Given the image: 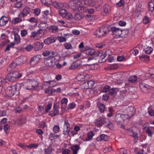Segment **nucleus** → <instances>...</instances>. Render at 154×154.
I'll use <instances>...</instances> for the list:
<instances>
[{
    "label": "nucleus",
    "instance_id": "nucleus-1",
    "mask_svg": "<svg viewBox=\"0 0 154 154\" xmlns=\"http://www.w3.org/2000/svg\"><path fill=\"white\" fill-rule=\"evenodd\" d=\"M107 51H106L104 54H103V52L101 51H95L94 56L89 57L88 60H89L93 59H98L99 62H103L106 60L104 58L107 54Z\"/></svg>",
    "mask_w": 154,
    "mask_h": 154
},
{
    "label": "nucleus",
    "instance_id": "nucleus-2",
    "mask_svg": "<svg viewBox=\"0 0 154 154\" xmlns=\"http://www.w3.org/2000/svg\"><path fill=\"white\" fill-rule=\"evenodd\" d=\"M22 73L20 72L15 71L8 74L6 76V79L11 82H15L21 77Z\"/></svg>",
    "mask_w": 154,
    "mask_h": 154
},
{
    "label": "nucleus",
    "instance_id": "nucleus-3",
    "mask_svg": "<svg viewBox=\"0 0 154 154\" xmlns=\"http://www.w3.org/2000/svg\"><path fill=\"white\" fill-rule=\"evenodd\" d=\"M20 89V85L19 84L8 87L5 91L6 95L8 97L13 96L16 91Z\"/></svg>",
    "mask_w": 154,
    "mask_h": 154
},
{
    "label": "nucleus",
    "instance_id": "nucleus-4",
    "mask_svg": "<svg viewBox=\"0 0 154 154\" xmlns=\"http://www.w3.org/2000/svg\"><path fill=\"white\" fill-rule=\"evenodd\" d=\"M109 32L107 27L103 26L98 28L95 32L94 35L97 37H101L106 36Z\"/></svg>",
    "mask_w": 154,
    "mask_h": 154
},
{
    "label": "nucleus",
    "instance_id": "nucleus-5",
    "mask_svg": "<svg viewBox=\"0 0 154 154\" xmlns=\"http://www.w3.org/2000/svg\"><path fill=\"white\" fill-rule=\"evenodd\" d=\"M82 2L79 0H73L69 2V5L74 11L78 10L79 7L82 6Z\"/></svg>",
    "mask_w": 154,
    "mask_h": 154
},
{
    "label": "nucleus",
    "instance_id": "nucleus-6",
    "mask_svg": "<svg viewBox=\"0 0 154 154\" xmlns=\"http://www.w3.org/2000/svg\"><path fill=\"white\" fill-rule=\"evenodd\" d=\"M111 31L114 37L115 38L121 37L122 29L116 27H112L111 28Z\"/></svg>",
    "mask_w": 154,
    "mask_h": 154
},
{
    "label": "nucleus",
    "instance_id": "nucleus-7",
    "mask_svg": "<svg viewBox=\"0 0 154 154\" xmlns=\"http://www.w3.org/2000/svg\"><path fill=\"white\" fill-rule=\"evenodd\" d=\"M127 130L128 131V135L134 138V141L135 142L138 140V134L134 131L132 128L131 127L128 128Z\"/></svg>",
    "mask_w": 154,
    "mask_h": 154
},
{
    "label": "nucleus",
    "instance_id": "nucleus-8",
    "mask_svg": "<svg viewBox=\"0 0 154 154\" xmlns=\"http://www.w3.org/2000/svg\"><path fill=\"white\" fill-rule=\"evenodd\" d=\"M139 87L142 91L145 93L149 91L150 88V86L143 82L140 83Z\"/></svg>",
    "mask_w": 154,
    "mask_h": 154
},
{
    "label": "nucleus",
    "instance_id": "nucleus-9",
    "mask_svg": "<svg viewBox=\"0 0 154 154\" xmlns=\"http://www.w3.org/2000/svg\"><path fill=\"white\" fill-rule=\"evenodd\" d=\"M124 112H126L129 116L131 117L135 114V110L133 107L129 106L125 110Z\"/></svg>",
    "mask_w": 154,
    "mask_h": 154
},
{
    "label": "nucleus",
    "instance_id": "nucleus-10",
    "mask_svg": "<svg viewBox=\"0 0 154 154\" xmlns=\"http://www.w3.org/2000/svg\"><path fill=\"white\" fill-rule=\"evenodd\" d=\"M53 6L57 9L63 8L66 5V3L58 2L57 1L54 2L52 3Z\"/></svg>",
    "mask_w": 154,
    "mask_h": 154
},
{
    "label": "nucleus",
    "instance_id": "nucleus-11",
    "mask_svg": "<svg viewBox=\"0 0 154 154\" xmlns=\"http://www.w3.org/2000/svg\"><path fill=\"white\" fill-rule=\"evenodd\" d=\"M57 39L54 36H51L47 38L44 41V43L46 45H49L55 42Z\"/></svg>",
    "mask_w": 154,
    "mask_h": 154
},
{
    "label": "nucleus",
    "instance_id": "nucleus-12",
    "mask_svg": "<svg viewBox=\"0 0 154 154\" xmlns=\"http://www.w3.org/2000/svg\"><path fill=\"white\" fill-rule=\"evenodd\" d=\"M22 83L24 88L29 90L32 89L29 79H27L26 81H24Z\"/></svg>",
    "mask_w": 154,
    "mask_h": 154
},
{
    "label": "nucleus",
    "instance_id": "nucleus-13",
    "mask_svg": "<svg viewBox=\"0 0 154 154\" xmlns=\"http://www.w3.org/2000/svg\"><path fill=\"white\" fill-rule=\"evenodd\" d=\"M114 119L115 121L117 123L118 125H122L123 121L121 114L118 113L117 114L114 118Z\"/></svg>",
    "mask_w": 154,
    "mask_h": 154
},
{
    "label": "nucleus",
    "instance_id": "nucleus-14",
    "mask_svg": "<svg viewBox=\"0 0 154 154\" xmlns=\"http://www.w3.org/2000/svg\"><path fill=\"white\" fill-rule=\"evenodd\" d=\"M9 18L5 16H3L0 18V26H4L8 22Z\"/></svg>",
    "mask_w": 154,
    "mask_h": 154
},
{
    "label": "nucleus",
    "instance_id": "nucleus-15",
    "mask_svg": "<svg viewBox=\"0 0 154 154\" xmlns=\"http://www.w3.org/2000/svg\"><path fill=\"white\" fill-rule=\"evenodd\" d=\"M103 125L111 129L113 127V124L108 118H104L103 119Z\"/></svg>",
    "mask_w": 154,
    "mask_h": 154
},
{
    "label": "nucleus",
    "instance_id": "nucleus-16",
    "mask_svg": "<svg viewBox=\"0 0 154 154\" xmlns=\"http://www.w3.org/2000/svg\"><path fill=\"white\" fill-rule=\"evenodd\" d=\"M30 9L29 7H25L23 9L22 12L19 15L20 17H23L26 16L29 14L30 12Z\"/></svg>",
    "mask_w": 154,
    "mask_h": 154
},
{
    "label": "nucleus",
    "instance_id": "nucleus-17",
    "mask_svg": "<svg viewBox=\"0 0 154 154\" xmlns=\"http://www.w3.org/2000/svg\"><path fill=\"white\" fill-rule=\"evenodd\" d=\"M49 57L46 59L45 60V64L47 67H52L55 65L54 63L53 60L48 59Z\"/></svg>",
    "mask_w": 154,
    "mask_h": 154
},
{
    "label": "nucleus",
    "instance_id": "nucleus-18",
    "mask_svg": "<svg viewBox=\"0 0 154 154\" xmlns=\"http://www.w3.org/2000/svg\"><path fill=\"white\" fill-rule=\"evenodd\" d=\"M15 61L18 65H21L26 60L25 57L21 56L15 59Z\"/></svg>",
    "mask_w": 154,
    "mask_h": 154
},
{
    "label": "nucleus",
    "instance_id": "nucleus-19",
    "mask_svg": "<svg viewBox=\"0 0 154 154\" xmlns=\"http://www.w3.org/2000/svg\"><path fill=\"white\" fill-rule=\"evenodd\" d=\"M103 117H100L96 119L94 124L97 127H100L103 126Z\"/></svg>",
    "mask_w": 154,
    "mask_h": 154
},
{
    "label": "nucleus",
    "instance_id": "nucleus-20",
    "mask_svg": "<svg viewBox=\"0 0 154 154\" xmlns=\"http://www.w3.org/2000/svg\"><path fill=\"white\" fill-rule=\"evenodd\" d=\"M98 141L104 140L107 141L108 140V137L105 134H101L96 139Z\"/></svg>",
    "mask_w": 154,
    "mask_h": 154
},
{
    "label": "nucleus",
    "instance_id": "nucleus-21",
    "mask_svg": "<svg viewBox=\"0 0 154 154\" xmlns=\"http://www.w3.org/2000/svg\"><path fill=\"white\" fill-rule=\"evenodd\" d=\"M88 76V75H84L80 74L79 75H78L77 76L76 78L78 81L80 82H83L87 80V78Z\"/></svg>",
    "mask_w": 154,
    "mask_h": 154
},
{
    "label": "nucleus",
    "instance_id": "nucleus-22",
    "mask_svg": "<svg viewBox=\"0 0 154 154\" xmlns=\"http://www.w3.org/2000/svg\"><path fill=\"white\" fill-rule=\"evenodd\" d=\"M43 45L42 42H37L35 43L34 48L35 51H38L41 49L43 48Z\"/></svg>",
    "mask_w": 154,
    "mask_h": 154
},
{
    "label": "nucleus",
    "instance_id": "nucleus-23",
    "mask_svg": "<svg viewBox=\"0 0 154 154\" xmlns=\"http://www.w3.org/2000/svg\"><path fill=\"white\" fill-rule=\"evenodd\" d=\"M59 29L57 26H51L49 28V32L53 33H56L58 32Z\"/></svg>",
    "mask_w": 154,
    "mask_h": 154
},
{
    "label": "nucleus",
    "instance_id": "nucleus-24",
    "mask_svg": "<svg viewBox=\"0 0 154 154\" xmlns=\"http://www.w3.org/2000/svg\"><path fill=\"white\" fill-rule=\"evenodd\" d=\"M79 148V145L76 144L72 146L71 149L72 151V154H77Z\"/></svg>",
    "mask_w": 154,
    "mask_h": 154
},
{
    "label": "nucleus",
    "instance_id": "nucleus-25",
    "mask_svg": "<svg viewBox=\"0 0 154 154\" xmlns=\"http://www.w3.org/2000/svg\"><path fill=\"white\" fill-rule=\"evenodd\" d=\"M71 128H64L63 131V134L64 135H68V136L71 137Z\"/></svg>",
    "mask_w": 154,
    "mask_h": 154
},
{
    "label": "nucleus",
    "instance_id": "nucleus-26",
    "mask_svg": "<svg viewBox=\"0 0 154 154\" xmlns=\"http://www.w3.org/2000/svg\"><path fill=\"white\" fill-rule=\"evenodd\" d=\"M146 133L149 137H151L152 136V133L154 132V128L151 127H148L146 128Z\"/></svg>",
    "mask_w": 154,
    "mask_h": 154
},
{
    "label": "nucleus",
    "instance_id": "nucleus-27",
    "mask_svg": "<svg viewBox=\"0 0 154 154\" xmlns=\"http://www.w3.org/2000/svg\"><path fill=\"white\" fill-rule=\"evenodd\" d=\"M148 10L150 12L154 11V0H151L149 3Z\"/></svg>",
    "mask_w": 154,
    "mask_h": 154
},
{
    "label": "nucleus",
    "instance_id": "nucleus-28",
    "mask_svg": "<svg viewBox=\"0 0 154 154\" xmlns=\"http://www.w3.org/2000/svg\"><path fill=\"white\" fill-rule=\"evenodd\" d=\"M52 147V145L50 144L47 148H45L44 149L45 154H51L53 150Z\"/></svg>",
    "mask_w": 154,
    "mask_h": 154
},
{
    "label": "nucleus",
    "instance_id": "nucleus-29",
    "mask_svg": "<svg viewBox=\"0 0 154 154\" xmlns=\"http://www.w3.org/2000/svg\"><path fill=\"white\" fill-rule=\"evenodd\" d=\"M85 17L84 14L82 13L76 14L74 15L75 19L77 20H80L83 19Z\"/></svg>",
    "mask_w": 154,
    "mask_h": 154
},
{
    "label": "nucleus",
    "instance_id": "nucleus-30",
    "mask_svg": "<svg viewBox=\"0 0 154 154\" xmlns=\"http://www.w3.org/2000/svg\"><path fill=\"white\" fill-rule=\"evenodd\" d=\"M111 7L109 5L106 4L103 6L104 12L107 15L109 14L110 12Z\"/></svg>",
    "mask_w": 154,
    "mask_h": 154
},
{
    "label": "nucleus",
    "instance_id": "nucleus-31",
    "mask_svg": "<svg viewBox=\"0 0 154 154\" xmlns=\"http://www.w3.org/2000/svg\"><path fill=\"white\" fill-rule=\"evenodd\" d=\"M95 51L94 49H91L86 50L85 51V54L87 55L90 56L91 57H92L94 55Z\"/></svg>",
    "mask_w": 154,
    "mask_h": 154
},
{
    "label": "nucleus",
    "instance_id": "nucleus-32",
    "mask_svg": "<svg viewBox=\"0 0 154 154\" xmlns=\"http://www.w3.org/2000/svg\"><path fill=\"white\" fill-rule=\"evenodd\" d=\"M39 28L43 30H45L48 28V25L45 22L40 23L38 26Z\"/></svg>",
    "mask_w": 154,
    "mask_h": 154
},
{
    "label": "nucleus",
    "instance_id": "nucleus-33",
    "mask_svg": "<svg viewBox=\"0 0 154 154\" xmlns=\"http://www.w3.org/2000/svg\"><path fill=\"white\" fill-rule=\"evenodd\" d=\"M30 81L32 87V89L35 88L38 85V83L37 81L35 79H30Z\"/></svg>",
    "mask_w": 154,
    "mask_h": 154
},
{
    "label": "nucleus",
    "instance_id": "nucleus-34",
    "mask_svg": "<svg viewBox=\"0 0 154 154\" xmlns=\"http://www.w3.org/2000/svg\"><path fill=\"white\" fill-rule=\"evenodd\" d=\"M46 83V85L49 87H53L56 85V83L55 81H47L45 82Z\"/></svg>",
    "mask_w": 154,
    "mask_h": 154
},
{
    "label": "nucleus",
    "instance_id": "nucleus-35",
    "mask_svg": "<svg viewBox=\"0 0 154 154\" xmlns=\"http://www.w3.org/2000/svg\"><path fill=\"white\" fill-rule=\"evenodd\" d=\"M129 30L128 29L122 30L121 34V38H126L129 33Z\"/></svg>",
    "mask_w": 154,
    "mask_h": 154
},
{
    "label": "nucleus",
    "instance_id": "nucleus-36",
    "mask_svg": "<svg viewBox=\"0 0 154 154\" xmlns=\"http://www.w3.org/2000/svg\"><path fill=\"white\" fill-rule=\"evenodd\" d=\"M59 111L58 109H54L51 111H50L49 113V116L51 117H54L56 116L58 114Z\"/></svg>",
    "mask_w": 154,
    "mask_h": 154
},
{
    "label": "nucleus",
    "instance_id": "nucleus-37",
    "mask_svg": "<svg viewBox=\"0 0 154 154\" xmlns=\"http://www.w3.org/2000/svg\"><path fill=\"white\" fill-rule=\"evenodd\" d=\"M81 65V61L78 60L73 63L71 65V67H78L80 66Z\"/></svg>",
    "mask_w": 154,
    "mask_h": 154
},
{
    "label": "nucleus",
    "instance_id": "nucleus-38",
    "mask_svg": "<svg viewBox=\"0 0 154 154\" xmlns=\"http://www.w3.org/2000/svg\"><path fill=\"white\" fill-rule=\"evenodd\" d=\"M85 3L87 5L93 6L95 4V2L93 0H85Z\"/></svg>",
    "mask_w": 154,
    "mask_h": 154
},
{
    "label": "nucleus",
    "instance_id": "nucleus-39",
    "mask_svg": "<svg viewBox=\"0 0 154 154\" xmlns=\"http://www.w3.org/2000/svg\"><path fill=\"white\" fill-rule=\"evenodd\" d=\"M20 38L19 35L17 34H14V42L18 44L20 42Z\"/></svg>",
    "mask_w": 154,
    "mask_h": 154
},
{
    "label": "nucleus",
    "instance_id": "nucleus-40",
    "mask_svg": "<svg viewBox=\"0 0 154 154\" xmlns=\"http://www.w3.org/2000/svg\"><path fill=\"white\" fill-rule=\"evenodd\" d=\"M97 106L100 109V111L101 112H103L105 110V105L104 104L100 103H97Z\"/></svg>",
    "mask_w": 154,
    "mask_h": 154
},
{
    "label": "nucleus",
    "instance_id": "nucleus-41",
    "mask_svg": "<svg viewBox=\"0 0 154 154\" xmlns=\"http://www.w3.org/2000/svg\"><path fill=\"white\" fill-rule=\"evenodd\" d=\"M79 8L78 11L81 13L85 12L88 10L87 7L83 6L82 4V6H80Z\"/></svg>",
    "mask_w": 154,
    "mask_h": 154
},
{
    "label": "nucleus",
    "instance_id": "nucleus-42",
    "mask_svg": "<svg viewBox=\"0 0 154 154\" xmlns=\"http://www.w3.org/2000/svg\"><path fill=\"white\" fill-rule=\"evenodd\" d=\"M27 20L31 23H34L35 26H37V23H38V20L34 17H32Z\"/></svg>",
    "mask_w": 154,
    "mask_h": 154
},
{
    "label": "nucleus",
    "instance_id": "nucleus-43",
    "mask_svg": "<svg viewBox=\"0 0 154 154\" xmlns=\"http://www.w3.org/2000/svg\"><path fill=\"white\" fill-rule=\"evenodd\" d=\"M52 106V103H49L46 106L45 108V111H44L43 113L44 114H45L47 113L51 109Z\"/></svg>",
    "mask_w": 154,
    "mask_h": 154
},
{
    "label": "nucleus",
    "instance_id": "nucleus-44",
    "mask_svg": "<svg viewBox=\"0 0 154 154\" xmlns=\"http://www.w3.org/2000/svg\"><path fill=\"white\" fill-rule=\"evenodd\" d=\"M146 54H151L153 51V48L149 46L144 48L143 50Z\"/></svg>",
    "mask_w": 154,
    "mask_h": 154
},
{
    "label": "nucleus",
    "instance_id": "nucleus-45",
    "mask_svg": "<svg viewBox=\"0 0 154 154\" xmlns=\"http://www.w3.org/2000/svg\"><path fill=\"white\" fill-rule=\"evenodd\" d=\"M137 80V77L136 75L131 76L128 79L129 82L134 83Z\"/></svg>",
    "mask_w": 154,
    "mask_h": 154
},
{
    "label": "nucleus",
    "instance_id": "nucleus-46",
    "mask_svg": "<svg viewBox=\"0 0 154 154\" xmlns=\"http://www.w3.org/2000/svg\"><path fill=\"white\" fill-rule=\"evenodd\" d=\"M38 58L36 56H34L31 58L30 61V64L34 65L36 64L38 60Z\"/></svg>",
    "mask_w": 154,
    "mask_h": 154
},
{
    "label": "nucleus",
    "instance_id": "nucleus-47",
    "mask_svg": "<svg viewBox=\"0 0 154 154\" xmlns=\"http://www.w3.org/2000/svg\"><path fill=\"white\" fill-rule=\"evenodd\" d=\"M95 82L93 80H90L87 82V84L88 85V88H86L87 89L91 88L94 85Z\"/></svg>",
    "mask_w": 154,
    "mask_h": 154
},
{
    "label": "nucleus",
    "instance_id": "nucleus-48",
    "mask_svg": "<svg viewBox=\"0 0 154 154\" xmlns=\"http://www.w3.org/2000/svg\"><path fill=\"white\" fill-rule=\"evenodd\" d=\"M42 3L46 5H51L52 3L51 0H41Z\"/></svg>",
    "mask_w": 154,
    "mask_h": 154
},
{
    "label": "nucleus",
    "instance_id": "nucleus-49",
    "mask_svg": "<svg viewBox=\"0 0 154 154\" xmlns=\"http://www.w3.org/2000/svg\"><path fill=\"white\" fill-rule=\"evenodd\" d=\"M15 45V43L14 42H11L10 44H8L6 47L5 49V51H8L10 50V48H13L14 46Z\"/></svg>",
    "mask_w": 154,
    "mask_h": 154
},
{
    "label": "nucleus",
    "instance_id": "nucleus-50",
    "mask_svg": "<svg viewBox=\"0 0 154 154\" xmlns=\"http://www.w3.org/2000/svg\"><path fill=\"white\" fill-rule=\"evenodd\" d=\"M125 114H121L122 118L123 119V122L126 119L130 118L131 117L129 116V115L126 112H124Z\"/></svg>",
    "mask_w": 154,
    "mask_h": 154
},
{
    "label": "nucleus",
    "instance_id": "nucleus-51",
    "mask_svg": "<svg viewBox=\"0 0 154 154\" xmlns=\"http://www.w3.org/2000/svg\"><path fill=\"white\" fill-rule=\"evenodd\" d=\"M70 55V52L68 51H63L61 54L62 57L63 58L67 57Z\"/></svg>",
    "mask_w": 154,
    "mask_h": 154
},
{
    "label": "nucleus",
    "instance_id": "nucleus-52",
    "mask_svg": "<svg viewBox=\"0 0 154 154\" xmlns=\"http://www.w3.org/2000/svg\"><path fill=\"white\" fill-rule=\"evenodd\" d=\"M67 12V11L64 9H62L59 11L60 15L63 18L66 16Z\"/></svg>",
    "mask_w": 154,
    "mask_h": 154
},
{
    "label": "nucleus",
    "instance_id": "nucleus-53",
    "mask_svg": "<svg viewBox=\"0 0 154 154\" xmlns=\"http://www.w3.org/2000/svg\"><path fill=\"white\" fill-rule=\"evenodd\" d=\"M21 21V19L19 18H14L12 20V23L14 24L17 23Z\"/></svg>",
    "mask_w": 154,
    "mask_h": 154
},
{
    "label": "nucleus",
    "instance_id": "nucleus-54",
    "mask_svg": "<svg viewBox=\"0 0 154 154\" xmlns=\"http://www.w3.org/2000/svg\"><path fill=\"white\" fill-rule=\"evenodd\" d=\"M65 48L67 49H70L72 48V45L69 43L66 42L64 45Z\"/></svg>",
    "mask_w": 154,
    "mask_h": 154
},
{
    "label": "nucleus",
    "instance_id": "nucleus-55",
    "mask_svg": "<svg viewBox=\"0 0 154 154\" xmlns=\"http://www.w3.org/2000/svg\"><path fill=\"white\" fill-rule=\"evenodd\" d=\"M64 128H70V125L67 119H65L64 121V124L63 125Z\"/></svg>",
    "mask_w": 154,
    "mask_h": 154
},
{
    "label": "nucleus",
    "instance_id": "nucleus-56",
    "mask_svg": "<svg viewBox=\"0 0 154 154\" xmlns=\"http://www.w3.org/2000/svg\"><path fill=\"white\" fill-rule=\"evenodd\" d=\"M57 136L55 135L54 134L51 133L49 137V138L51 141L57 138Z\"/></svg>",
    "mask_w": 154,
    "mask_h": 154
},
{
    "label": "nucleus",
    "instance_id": "nucleus-57",
    "mask_svg": "<svg viewBox=\"0 0 154 154\" xmlns=\"http://www.w3.org/2000/svg\"><path fill=\"white\" fill-rule=\"evenodd\" d=\"M3 129L6 133H8V130L10 129V126L8 124H5L3 126Z\"/></svg>",
    "mask_w": 154,
    "mask_h": 154
},
{
    "label": "nucleus",
    "instance_id": "nucleus-58",
    "mask_svg": "<svg viewBox=\"0 0 154 154\" xmlns=\"http://www.w3.org/2000/svg\"><path fill=\"white\" fill-rule=\"evenodd\" d=\"M66 16H65L64 18H66L67 20H70L72 18V14L69 13L67 12V13L66 14Z\"/></svg>",
    "mask_w": 154,
    "mask_h": 154
},
{
    "label": "nucleus",
    "instance_id": "nucleus-59",
    "mask_svg": "<svg viewBox=\"0 0 154 154\" xmlns=\"http://www.w3.org/2000/svg\"><path fill=\"white\" fill-rule=\"evenodd\" d=\"M57 39L60 42H65L66 41V38L62 36H58Z\"/></svg>",
    "mask_w": 154,
    "mask_h": 154
},
{
    "label": "nucleus",
    "instance_id": "nucleus-60",
    "mask_svg": "<svg viewBox=\"0 0 154 154\" xmlns=\"http://www.w3.org/2000/svg\"><path fill=\"white\" fill-rule=\"evenodd\" d=\"M38 144L35 143H30L29 145H26V147L29 149H31L33 147L36 148Z\"/></svg>",
    "mask_w": 154,
    "mask_h": 154
},
{
    "label": "nucleus",
    "instance_id": "nucleus-61",
    "mask_svg": "<svg viewBox=\"0 0 154 154\" xmlns=\"http://www.w3.org/2000/svg\"><path fill=\"white\" fill-rule=\"evenodd\" d=\"M60 130V127L57 125H55L53 129V131L55 133H57L59 132Z\"/></svg>",
    "mask_w": 154,
    "mask_h": 154
},
{
    "label": "nucleus",
    "instance_id": "nucleus-62",
    "mask_svg": "<svg viewBox=\"0 0 154 154\" xmlns=\"http://www.w3.org/2000/svg\"><path fill=\"white\" fill-rule=\"evenodd\" d=\"M38 35L37 32L33 31L31 33V35H30V37L32 38H34L36 36Z\"/></svg>",
    "mask_w": 154,
    "mask_h": 154
},
{
    "label": "nucleus",
    "instance_id": "nucleus-63",
    "mask_svg": "<svg viewBox=\"0 0 154 154\" xmlns=\"http://www.w3.org/2000/svg\"><path fill=\"white\" fill-rule=\"evenodd\" d=\"M51 54V51L49 50H45L42 52V55L44 57H47Z\"/></svg>",
    "mask_w": 154,
    "mask_h": 154
},
{
    "label": "nucleus",
    "instance_id": "nucleus-64",
    "mask_svg": "<svg viewBox=\"0 0 154 154\" xmlns=\"http://www.w3.org/2000/svg\"><path fill=\"white\" fill-rule=\"evenodd\" d=\"M93 131H91L88 134L87 138L86 139V141L89 140L93 137Z\"/></svg>",
    "mask_w": 154,
    "mask_h": 154
}]
</instances>
